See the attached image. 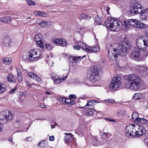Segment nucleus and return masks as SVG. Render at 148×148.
Returning a JSON list of instances; mask_svg holds the SVG:
<instances>
[{"label":"nucleus","mask_w":148,"mask_h":148,"mask_svg":"<svg viewBox=\"0 0 148 148\" xmlns=\"http://www.w3.org/2000/svg\"><path fill=\"white\" fill-rule=\"evenodd\" d=\"M130 44L129 42L125 41L123 43H113L110 45L108 49V56L110 59L116 61L118 55L125 56L127 53V50L130 49Z\"/></svg>","instance_id":"f257e3e1"},{"label":"nucleus","mask_w":148,"mask_h":148,"mask_svg":"<svg viewBox=\"0 0 148 148\" xmlns=\"http://www.w3.org/2000/svg\"><path fill=\"white\" fill-rule=\"evenodd\" d=\"M124 78L127 82L124 84L125 88L132 90H136L140 87L141 80L136 74H129L125 76Z\"/></svg>","instance_id":"f03ea898"},{"label":"nucleus","mask_w":148,"mask_h":148,"mask_svg":"<svg viewBox=\"0 0 148 148\" xmlns=\"http://www.w3.org/2000/svg\"><path fill=\"white\" fill-rule=\"evenodd\" d=\"M105 25L106 27L111 30L117 32L121 29L123 25L127 27L129 25L127 21H124L123 23L119 21H118L115 20V18H109L105 22Z\"/></svg>","instance_id":"7ed1b4c3"},{"label":"nucleus","mask_w":148,"mask_h":148,"mask_svg":"<svg viewBox=\"0 0 148 148\" xmlns=\"http://www.w3.org/2000/svg\"><path fill=\"white\" fill-rule=\"evenodd\" d=\"M129 12L132 15L140 13L142 11V6L138 3L137 0H132Z\"/></svg>","instance_id":"20e7f679"},{"label":"nucleus","mask_w":148,"mask_h":148,"mask_svg":"<svg viewBox=\"0 0 148 148\" xmlns=\"http://www.w3.org/2000/svg\"><path fill=\"white\" fill-rule=\"evenodd\" d=\"M127 23L129 25L134 26L140 29L145 28V33L148 37V26L144 24L141 21H136V19H130L127 21Z\"/></svg>","instance_id":"39448f33"},{"label":"nucleus","mask_w":148,"mask_h":148,"mask_svg":"<svg viewBox=\"0 0 148 148\" xmlns=\"http://www.w3.org/2000/svg\"><path fill=\"white\" fill-rule=\"evenodd\" d=\"M89 79L91 82L94 83L99 80V70L97 67L92 66L89 69Z\"/></svg>","instance_id":"423d86ee"},{"label":"nucleus","mask_w":148,"mask_h":148,"mask_svg":"<svg viewBox=\"0 0 148 148\" xmlns=\"http://www.w3.org/2000/svg\"><path fill=\"white\" fill-rule=\"evenodd\" d=\"M13 117V114L11 112L7 110H3L0 113V120L5 121V122L12 121Z\"/></svg>","instance_id":"0eeeda50"},{"label":"nucleus","mask_w":148,"mask_h":148,"mask_svg":"<svg viewBox=\"0 0 148 148\" xmlns=\"http://www.w3.org/2000/svg\"><path fill=\"white\" fill-rule=\"evenodd\" d=\"M121 79L120 77L116 75L114 77L112 78L110 87L111 89L116 90L121 86Z\"/></svg>","instance_id":"6e6552de"},{"label":"nucleus","mask_w":148,"mask_h":148,"mask_svg":"<svg viewBox=\"0 0 148 148\" xmlns=\"http://www.w3.org/2000/svg\"><path fill=\"white\" fill-rule=\"evenodd\" d=\"M27 54L29 60L33 62L39 59L41 55L40 51L36 49L30 50L27 52Z\"/></svg>","instance_id":"1a4fd4ad"},{"label":"nucleus","mask_w":148,"mask_h":148,"mask_svg":"<svg viewBox=\"0 0 148 148\" xmlns=\"http://www.w3.org/2000/svg\"><path fill=\"white\" fill-rule=\"evenodd\" d=\"M136 71L142 76L146 75L147 72L146 71H148V69L144 66H137L135 67Z\"/></svg>","instance_id":"9d476101"},{"label":"nucleus","mask_w":148,"mask_h":148,"mask_svg":"<svg viewBox=\"0 0 148 148\" xmlns=\"http://www.w3.org/2000/svg\"><path fill=\"white\" fill-rule=\"evenodd\" d=\"M84 57L71 56L69 58V62L72 66H75L77 63L79 62Z\"/></svg>","instance_id":"9b49d317"},{"label":"nucleus","mask_w":148,"mask_h":148,"mask_svg":"<svg viewBox=\"0 0 148 148\" xmlns=\"http://www.w3.org/2000/svg\"><path fill=\"white\" fill-rule=\"evenodd\" d=\"M43 38L42 35L40 34L36 35L34 37V40L37 42L38 45L42 48L44 47L42 39Z\"/></svg>","instance_id":"f8f14e48"},{"label":"nucleus","mask_w":148,"mask_h":148,"mask_svg":"<svg viewBox=\"0 0 148 148\" xmlns=\"http://www.w3.org/2000/svg\"><path fill=\"white\" fill-rule=\"evenodd\" d=\"M135 129L132 125H129L126 127L125 131L127 136H132L134 134Z\"/></svg>","instance_id":"ddd939ff"},{"label":"nucleus","mask_w":148,"mask_h":148,"mask_svg":"<svg viewBox=\"0 0 148 148\" xmlns=\"http://www.w3.org/2000/svg\"><path fill=\"white\" fill-rule=\"evenodd\" d=\"M52 42L55 44L59 45L61 46H64L67 44L66 41L63 39L59 38H53L51 40Z\"/></svg>","instance_id":"4468645a"},{"label":"nucleus","mask_w":148,"mask_h":148,"mask_svg":"<svg viewBox=\"0 0 148 148\" xmlns=\"http://www.w3.org/2000/svg\"><path fill=\"white\" fill-rule=\"evenodd\" d=\"M7 79L9 82L15 83L16 81V77L11 74H9L7 76Z\"/></svg>","instance_id":"2eb2a0df"},{"label":"nucleus","mask_w":148,"mask_h":148,"mask_svg":"<svg viewBox=\"0 0 148 148\" xmlns=\"http://www.w3.org/2000/svg\"><path fill=\"white\" fill-rule=\"evenodd\" d=\"M87 51H88V53L98 52L99 51V49L98 46H91L88 49H87Z\"/></svg>","instance_id":"dca6fc26"},{"label":"nucleus","mask_w":148,"mask_h":148,"mask_svg":"<svg viewBox=\"0 0 148 148\" xmlns=\"http://www.w3.org/2000/svg\"><path fill=\"white\" fill-rule=\"evenodd\" d=\"M77 44L82 49H84L87 52H88V51H87V49H88L90 47L88 46L86 44L83 42H78Z\"/></svg>","instance_id":"f3484780"},{"label":"nucleus","mask_w":148,"mask_h":148,"mask_svg":"<svg viewBox=\"0 0 148 148\" xmlns=\"http://www.w3.org/2000/svg\"><path fill=\"white\" fill-rule=\"evenodd\" d=\"M140 15V18L143 21H145L147 18L148 15L147 14L148 13L147 12H145V10L142 11Z\"/></svg>","instance_id":"a211bd4d"},{"label":"nucleus","mask_w":148,"mask_h":148,"mask_svg":"<svg viewBox=\"0 0 148 148\" xmlns=\"http://www.w3.org/2000/svg\"><path fill=\"white\" fill-rule=\"evenodd\" d=\"M0 20L1 22H2L9 24L11 22V18L10 16H6L1 18Z\"/></svg>","instance_id":"6ab92c4d"},{"label":"nucleus","mask_w":148,"mask_h":148,"mask_svg":"<svg viewBox=\"0 0 148 148\" xmlns=\"http://www.w3.org/2000/svg\"><path fill=\"white\" fill-rule=\"evenodd\" d=\"M94 23L95 25H102L101 23L102 18L99 17L98 15L96 16L94 18Z\"/></svg>","instance_id":"aec40b11"},{"label":"nucleus","mask_w":148,"mask_h":148,"mask_svg":"<svg viewBox=\"0 0 148 148\" xmlns=\"http://www.w3.org/2000/svg\"><path fill=\"white\" fill-rule=\"evenodd\" d=\"M38 145L40 148H48V143L45 141L44 140L39 143Z\"/></svg>","instance_id":"412c9836"},{"label":"nucleus","mask_w":148,"mask_h":148,"mask_svg":"<svg viewBox=\"0 0 148 148\" xmlns=\"http://www.w3.org/2000/svg\"><path fill=\"white\" fill-rule=\"evenodd\" d=\"M11 40L9 37H5L3 40V45L5 46H8L10 43Z\"/></svg>","instance_id":"4be33fe9"},{"label":"nucleus","mask_w":148,"mask_h":148,"mask_svg":"<svg viewBox=\"0 0 148 148\" xmlns=\"http://www.w3.org/2000/svg\"><path fill=\"white\" fill-rule=\"evenodd\" d=\"M90 18L91 17L89 15H87L85 13H83L79 16V19L81 21L82 20L90 19Z\"/></svg>","instance_id":"5701e85b"},{"label":"nucleus","mask_w":148,"mask_h":148,"mask_svg":"<svg viewBox=\"0 0 148 148\" xmlns=\"http://www.w3.org/2000/svg\"><path fill=\"white\" fill-rule=\"evenodd\" d=\"M34 14L37 16H47L48 14L41 11H35L34 13Z\"/></svg>","instance_id":"b1692460"},{"label":"nucleus","mask_w":148,"mask_h":148,"mask_svg":"<svg viewBox=\"0 0 148 148\" xmlns=\"http://www.w3.org/2000/svg\"><path fill=\"white\" fill-rule=\"evenodd\" d=\"M65 134L67 135L65 137V139L66 142L69 143L71 141V138L73 136L72 134L71 133L68 134L67 133H65Z\"/></svg>","instance_id":"393cba45"},{"label":"nucleus","mask_w":148,"mask_h":148,"mask_svg":"<svg viewBox=\"0 0 148 148\" xmlns=\"http://www.w3.org/2000/svg\"><path fill=\"white\" fill-rule=\"evenodd\" d=\"M138 117V114L137 112H133L132 117V119L134 120L135 122L136 123H137L138 120L137 119H138V118H139Z\"/></svg>","instance_id":"a878e982"},{"label":"nucleus","mask_w":148,"mask_h":148,"mask_svg":"<svg viewBox=\"0 0 148 148\" xmlns=\"http://www.w3.org/2000/svg\"><path fill=\"white\" fill-rule=\"evenodd\" d=\"M142 98V96L140 93H136L134 95L133 99L135 100L141 99Z\"/></svg>","instance_id":"bb28decb"},{"label":"nucleus","mask_w":148,"mask_h":148,"mask_svg":"<svg viewBox=\"0 0 148 148\" xmlns=\"http://www.w3.org/2000/svg\"><path fill=\"white\" fill-rule=\"evenodd\" d=\"M6 89L5 85L2 83L0 84V94L3 93Z\"/></svg>","instance_id":"cd10ccee"},{"label":"nucleus","mask_w":148,"mask_h":148,"mask_svg":"<svg viewBox=\"0 0 148 148\" xmlns=\"http://www.w3.org/2000/svg\"><path fill=\"white\" fill-rule=\"evenodd\" d=\"M137 119L138 120L137 123L138 122H139L142 124H145L147 123L148 122L147 120L144 118H138V119Z\"/></svg>","instance_id":"c85d7f7f"},{"label":"nucleus","mask_w":148,"mask_h":148,"mask_svg":"<svg viewBox=\"0 0 148 148\" xmlns=\"http://www.w3.org/2000/svg\"><path fill=\"white\" fill-rule=\"evenodd\" d=\"M136 135L137 137H139L142 135L143 134L141 130H138L135 132Z\"/></svg>","instance_id":"c756f323"},{"label":"nucleus","mask_w":148,"mask_h":148,"mask_svg":"<svg viewBox=\"0 0 148 148\" xmlns=\"http://www.w3.org/2000/svg\"><path fill=\"white\" fill-rule=\"evenodd\" d=\"M29 6L32 5H35L36 4V3L32 0H26Z\"/></svg>","instance_id":"7c9ffc66"},{"label":"nucleus","mask_w":148,"mask_h":148,"mask_svg":"<svg viewBox=\"0 0 148 148\" xmlns=\"http://www.w3.org/2000/svg\"><path fill=\"white\" fill-rule=\"evenodd\" d=\"M93 101L92 100L90 101H88L86 105L84 107V108H86L87 107L90 106L89 107H88V108H90L91 107L90 106L92 105L93 103H92V101Z\"/></svg>","instance_id":"2f4dec72"},{"label":"nucleus","mask_w":148,"mask_h":148,"mask_svg":"<svg viewBox=\"0 0 148 148\" xmlns=\"http://www.w3.org/2000/svg\"><path fill=\"white\" fill-rule=\"evenodd\" d=\"M46 48L48 50H51L53 48V46L50 44H45Z\"/></svg>","instance_id":"473e14b6"},{"label":"nucleus","mask_w":148,"mask_h":148,"mask_svg":"<svg viewBox=\"0 0 148 148\" xmlns=\"http://www.w3.org/2000/svg\"><path fill=\"white\" fill-rule=\"evenodd\" d=\"M3 62L5 64H9L10 63V61L8 58H3Z\"/></svg>","instance_id":"72a5a7b5"},{"label":"nucleus","mask_w":148,"mask_h":148,"mask_svg":"<svg viewBox=\"0 0 148 148\" xmlns=\"http://www.w3.org/2000/svg\"><path fill=\"white\" fill-rule=\"evenodd\" d=\"M29 76L31 78H34V77L36 76V74L32 72H29L28 74Z\"/></svg>","instance_id":"f704fd0d"},{"label":"nucleus","mask_w":148,"mask_h":148,"mask_svg":"<svg viewBox=\"0 0 148 148\" xmlns=\"http://www.w3.org/2000/svg\"><path fill=\"white\" fill-rule=\"evenodd\" d=\"M28 55L27 52L26 53V55H23L22 57L23 59L24 60L27 59L29 60V57Z\"/></svg>","instance_id":"c9c22d12"},{"label":"nucleus","mask_w":148,"mask_h":148,"mask_svg":"<svg viewBox=\"0 0 148 148\" xmlns=\"http://www.w3.org/2000/svg\"><path fill=\"white\" fill-rule=\"evenodd\" d=\"M17 76V79L18 81H19L20 82L21 81H22L23 80V78L22 76L20 75H18V73Z\"/></svg>","instance_id":"e433bc0d"},{"label":"nucleus","mask_w":148,"mask_h":148,"mask_svg":"<svg viewBox=\"0 0 148 148\" xmlns=\"http://www.w3.org/2000/svg\"><path fill=\"white\" fill-rule=\"evenodd\" d=\"M86 113L90 115L93 114V112L91 110H89L86 111Z\"/></svg>","instance_id":"4c0bfd02"},{"label":"nucleus","mask_w":148,"mask_h":148,"mask_svg":"<svg viewBox=\"0 0 148 148\" xmlns=\"http://www.w3.org/2000/svg\"><path fill=\"white\" fill-rule=\"evenodd\" d=\"M34 78L37 81L39 82H40L41 80V78L39 76L36 75V76L34 77Z\"/></svg>","instance_id":"58836bf2"},{"label":"nucleus","mask_w":148,"mask_h":148,"mask_svg":"<svg viewBox=\"0 0 148 148\" xmlns=\"http://www.w3.org/2000/svg\"><path fill=\"white\" fill-rule=\"evenodd\" d=\"M69 97L70 98H76L77 96L74 94H71L69 95Z\"/></svg>","instance_id":"ea45409f"},{"label":"nucleus","mask_w":148,"mask_h":148,"mask_svg":"<svg viewBox=\"0 0 148 148\" xmlns=\"http://www.w3.org/2000/svg\"><path fill=\"white\" fill-rule=\"evenodd\" d=\"M47 24V23L46 22L44 21L42 22H41L40 24V25L41 26H45V25H46Z\"/></svg>","instance_id":"a19ab883"},{"label":"nucleus","mask_w":148,"mask_h":148,"mask_svg":"<svg viewBox=\"0 0 148 148\" xmlns=\"http://www.w3.org/2000/svg\"><path fill=\"white\" fill-rule=\"evenodd\" d=\"M61 80V79H55L54 80V83H60Z\"/></svg>","instance_id":"79ce46f5"},{"label":"nucleus","mask_w":148,"mask_h":148,"mask_svg":"<svg viewBox=\"0 0 148 148\" xmlns=\"http://www.w3.org/2000/svg\"><path fill=\"white\" fill-rule=\"evenodd\" d=\"M93 140L94 143H95V144L94 145H96V143H97L99 141L98 138H94L93 139Z\"/></svg>","instance_id":"37998d69"},{"label":"nucleus","mask_w":148,"mask_h":148,"mask_svg":"<svg viewBox=\"0 0 148 148\" xmlns=\"http://www.w3.org/2000/svg\"><path fill=\"white\" fill-rule=\"evenodd\" d=\"M60 100H61L62 102L64 103H66V99L64 98H61L60 99Z\"/></svg>","instance_id":"c03bdc74"},{"label":"nucleus","mask_w":148,"mask_h":148,"mask_svg":"<svg viewBox=\"0 0 148 148\" xmlns=\"http://www.w3.org/2000/svg\"><path fill=\"white\" fill-rule=\"evenodd\" d=\"M74 49H75L77 50H79L80 49V48L79 46H78L77 45H74Z\"/></svg>","instance_id":"a18cd8bd"},{"label":"nucleus","mask_w":148,"mask_h":148,"mask_svg":"<svg viewBox=\"0 0 148 148\" xmlns=\"http://www.w3.org/2000/svg\"><path fill=\"white\" fill-rule=\"evenodd\" d=\"M54 139V138L53 136H51L49 137V140L51 141H53Z\"/></svg>","instance_id":"49530a36"},{"label":"nucleus","mask_w":148,"mask_h":148,"mask_svg":"<svg viewBox=\"0 0 148 148\" xmlns=\"http://www.w3.org/2000/svg\"><path fill=\"white\" fill-rule=\"evenodd\" d=\"M17 89L16 87L14 88L10 92V93L13 94V92Z\"/></svg>","instance_id":"de8ad7c7"},{"label":"nucleus","mask_w":148,"mask_h":148,"mask_svg":"<svg viewBox=\"0 0 148 148\" xmlns=\"http://www.w3.org/2000/svg\"><path fill=\"white\" fill-rule=\"evenodd\" d=\"M69 103H71V99H66V103L69 104Z\"/></svg>","instance_id":"09e8293b"},{"label":"nucleus","mask_w":148,"mask_h":148,"mask_svg":"<svg viewBox=\"0 0 148 148\" xmlns=\"http://www.w3.org/2000/svg\"><path fill=\"white\" fill-rule=\"evenodd\" d=\"M143 134H145L146 133V130L145 128L143 127L142 130H141Z\"/></svg>","instance_id":"8fccbe9b"},{"label":"nucleus","mask_w":148,"mask_h":148,"mask_svg":"<svg viewBox=\"0 0 148 148\" xmlns=\"http://www.w3.org/2000/svg\"><path fill=\"white\" fill-rule=\"evenodd\" d=\"M108 102L110 103H114V101L113 100H108Z\"/></svg>","instance_id":"3c124183"},{"label":"nucleus","mask_w":148,"mask_h":148,"mask_svg":"<svg viewBox=\"0 0 148 148\" xmlns=\"http://www.w3.org/2000/svg\"><path fill=\"white\" fill-rule=\"evenodd\" d=\"M26 84L27 85V86H30V83L29 81H27L26 82Z\"/></svg>","instance_id":"603ef678"},{"label":"nucleus","mask_w":148,"mask_h":148,"mask_svg":"<svg viewBox=\"0 0 148 148\" xmlns=\"http://www.w3.org/2000/svg\"><path fill=\"white\" fill-rule=\"evenodd\" d=\"M20 123V121L19 120H17L15 122V123L17 124L18 125H19Z\"/></svg>","instance_id":"864d4df0"},{"label":"nucleus","mask_w":148,"mask_h":148,"mask_svg":"<svg viewBox=\"0 0 148 148\" xmlns=\"http://www.w3.org/2000/svg\"><path fill=\"white\" fill-rule=\"evenodd\" d=\"M67 77V76L66 75V76L62 78L61 79V80H62V81H63L66 79Z\"/></svg>","instance_id":"5fc2aeb1"},{"label":"nucleus","mask_w":148,"mask_h":148,"mask_svg":"<svg viewBox=\"0 0 148 148\" xmlns=\"http://www.w3.org/2000/svg\"><path fill=\"white\" fill-rule=\"evenodd\" d=\"M143 127L142 125H141V126H140L139 127L138 129L139 130H142V129L143 128Z\"/></svg>","instance_id":"6e6d98bb"},{"label":"nucleus","mask_w":148,"mask_h":148,"mask_svg":"<svg viewBox=\"0 0 148 148\" xmlns=\"http://www.w3.org/2000/svg\"><path fill=\"white\" fill-rule=\"evenodd\" d=\"M45 94H47V95H51V93L50 92H47V91L46 92H45Z\"/></svg>","instance_id":"4d7b16f0"},{"label":"nucleus","mask_w":148,"mask_h":148,"mask_svg":"<svg viewBox=\"0 0 148 148\" xmlns=\"http://www.w3.org/2000/svg\"><path fill=\"white\" fill-rule=\"evenodd\" d=\"M41 107L42 108H46V106L44 105H41Z\"/></svg>","instance_id":"13d9d810"},{"label":"nucleus","mask_w":148,"mask_h":148,"mask_svg":"<svg viewBox=\"0 0 148 148\" xmlns=\"http://www.w3.org/2000/svg\"><path fill=\"white\" fill-rule=\"evenodd\" d=\"M110 9V8H107L106 9V11H107V12L108 14V13Z\"/></svg>","instance_id":"bf43d9fd"},{"label":"nucleus","mask_w":148,"mask_h":148,"mask_svg":"<svg viewBox=\"0 0 148 148\" xmlns=\"http://www.w3.org/2000/svg\"><path fill=\"white\" fill-rule=\"evenodd\" d=\"M71 103H69L71 104H73L74 103V102L71 99Z\"/></svg>","instance_id":"052dcab7"},{"label":"nucleus","mask_w":148,"mask_h":148,"mask_svg":"<svg viewBox=\"0 0 148 148\" xmlns=\"http://www.w3.org/2000/svg\"><path fill=\"white\" fill-rule=\"evenodd\" d=\"M145 12H147L148 13V8H147L146 10H145Z\"/></svg>","instance_id":"680f3d73"},{"label":"nucleus","mask_w":148,"mask_h":148,"mask_svg":"<svg viewBox=\"0 0 148 148\" xmlns=\"http://www.w3.org/2000/svg\"><path fill=\"white\" fill-rule=\"evenodd\" d=\"M12 139L11 138H9L8 139V140L10 141H12Z\"/></svg>","instance_id":"e2e57ef3"},{"label":"nucleus","mask_w":148,"mask_h":148,"mask_svg":"<svg viewBox=\"0 0 148 148\" xmlns=\"http://www.w3.org/2000/svg\"><path fill=\"white\" fill-rule=\"evenodd\" d=\"M120 112L119 111L117 112V114L118 115H120Z\"/></svg>","instance_id":"0e129e2a"},{"label":"nucleus","mask_w":148,"mask_h":148,"mask_svg":"<svg viewBox=\"0 0 148 148\" xmlns=\"http://www.w3.org/2000/svg\"><path fill=\"white\" fill-rule=\"evenodd\" d=\"M1 130H2V129H1V125L0 123V132H1Z\"/></svg>","instance_id":"69168bd1"},{"label":"nucleus","mask_w":148,"mask_h":148,"mask_svg":"<svg viewBox=\"0 0 148 148\" xmlns=\"http://www.w3.org/2000/svg\"><path fill=\"white\" fill-rule=\"evenodd\" d=\"M51 127H52V128H54V126L51 125Z\"/></svg>","instance_id":"338daca9"},{"label":"nucleus","mask_w":148,"mask_h":148,"mask_svg":"<svg viewBox=\"0 0 148 148\" xmlns=\"http://www.w3.org/2000/svg\"><path fill=\"white\" fill-rule=\"evenodd\" d=\"M48 148H52L51 147H48Z\"/></svg>","instance_id":"774afa93"}]
</instances>
